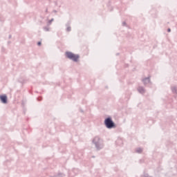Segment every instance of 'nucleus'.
Masks as SVG:
<instances>
[{
  "instance_id": "f257e3e1",
  "label": "nucleus",
  "mask_w": 177,
  "mask_h": 177,
  "mask_svg": "<svg viewBox=\"0 0 177 177\" xmlns=\"http://www.w3.org/2000/svg\"><path fill=\"white\" fill-rule=\"evenodd\" d=\"M66 56L68 57V59H70L71 60H73V62H78V59H80V55H75L71 52H66Z\"/></svg>"
},
{
  "instance_id": "f03ea898",
  "label": "nucleus",
  "mask_w": 177,
  "mask_h": 177,
  "mask_svg": "<svg viewBox=\"0 0 177 177\" xmlns=\"http://www.w3.org/2000/svg\"><path fill=\"white\" fill-rule=\"evenodd\" d=\"M104 124L109 129H111V128H114V127H115L114 122H113L110 118H108L104 120Z\"/></svg>"
},
{
  "instance_id": "7ed1b4c3",
  "label": "nucleus",
  "mask_w": 177,
  "mask_h": 177,
  "mask_svg": "<svg viewBox=\"0 0 177 177\" xmlns=\"http://www.w3.org/2000/svg\"><path fill=\"white\" fill-rule=\"evenodd\" d=\"M0 100H1L2 103H8V97H6V95H1Z\"/></svg>"
},
{
  "instance_id": "20e7f679",
  "label": "nucleus",
  "mask_w": 177,
  "mask_h": 177,
  "mask_svg": "<svg viewBox=\"0 0 177 177\" xmlns=\"http://www.w3.org/2000/svg\"><path fill=\"white\" fill-rule=\"evenodd\" d=\"M41 41H39L38 43H37V45L39 46H41Z\"/></svg>"
},
{
  "instance_id": "39448f33",
  "label": "nucleus",
  "mask_w": 177,
  "mask_h": 177,
  "mask_svg": "<svg viewBox=\"0 0 177 177\" xmlns=\"http://www.w3.org/2000/svg\"><path fill=\"white\" fill-rule=\"evenodd\" d=\"M167 31H168V32H171V29L169 28V29L167 30Z\"/></svg>"
},
{
  "instance_id": "423d86ee",
  "label": "nucleus",
  "mask_w": 177,
  "mask_h": 177,
  "mask_svg": "<svg viewBox=\"0 0 177 177\" xmlns=\"http://www.w3.org/2000/svg\"><path fill=\"white\" fill-rule=\"evenodd\" d=\"M140 93H143V92H144V90L142 89L141 91H140Z\"/></svg>"
}]
</instances>
